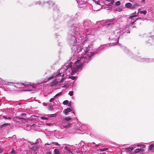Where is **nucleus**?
<instances>
[{
	"mask_svg": "<svg viewBox=\"0 0 154 154\" xmlns=\"http://www.w3.org/2000/svg\"><path fill=\"white\" fill-rule=\"evenodd\" d=\"M95 54L93 52H90L88 48L85 51V54H83L82 56L78 58V60L75 63L74 66L72 68L70 64L69 65H64L63 66L61 69L58 70L57 72L54 73V74L49 77L48 79L50 80L54 77H59L60 79H63V80L64 74L63 73L67 69L69 68L71 69L72 70V75H74L75 73L76 72L81 68L83 63V62L85 61H89L91 60V57Z\"/></svg>",
	"mask_w": 154,
	"mask_h": 154,
	"instance_id": "nucleus-1",
	"label": "nucleus"
},
{
	"mask_svg": "<svg viewBox=\"0 0 154 154\" xmlns=\"http://www.w3.org/2000/svg\"><path fill=\"white\" fill-rule=\"evenodd\" d=\"M78 28L76 27L75 29H73V32L72 35V37H71L69 40V42L70 46H73L75 47V44L77 42L76 38L80 35V33L78 32Z\"/></svg>",
	"mask_w": 154,
	"mask_h": 154,
	"instance_id": "nucleus-2",
	"label": "nucleus"
},
{
	"mask_svg": "<svg viewBox=\"0 0 154 154\" xmlns=\"http://www.w3.org/2000/svg\"><path fill=\"white\" fill-rule=\"evenodd\" d=\"M60 80H58V79H56L55 80L53 81L50 83V86L51 87H53L56 85L57 84L63 82V79H60Z\"/></svg>",
	"mask_w": 154,
	"mask_h": 154,
	"instance_id": "nucleus-3",
	"label": "nucleus"
},
{
	"mask_svg": "<svg viewBox=\"0 0 154 154\" xmlns=\"http://www.w3.org/2000/svg\"><path fill=\"white\" fill-rule=\"evenodd\" d=\"M22 84L27 87L30 88H31L30 89L28 90V91H32L33 90V89H34L35 88L34 85L31 84V83H27V82H26L24 83H22Z\"/></svg>",
	"mask_w": 154,
	"mask_h": 154,
	"instance_id": "nucleus-4",
	"label": "nucleus"
},
{
	"mask_svg": "<svg viewBox=\"0 0 154 154\" xmlns=\"http://www.w3.org/2000/svg\"><path fill=\"white\" fill-rule=\"evenodd\" d=\"M72 111V109H71L70 108H67V109H66L64 110L63 112L66 115H67L68 112H71Z\"/></svg>",
	"mask_w": 154,
	"mask_h": 154,
	"instance_id": "nucleus-5",
	"label": "nucleus"
},
{
	"mask_svg": "<svg viewBox=\"0 0 154 154\" xmlns=\"http://www.w3.org/2000/svg\"><path fill=\"white\" fill-rule=\"evenodd\" d=\"M125 6L126 8H131V9H132V5L131 3H128L125 4Z\"/></svg>",
	"mask_w": 154,
	"mask_h": 154,
	"instance_id": "nucleus-6",
	"label": "nucleus"
},
{
	"mask_svg": "<svg viewBox=\"0 0 154 154\" xmlns=\"http://www.w3.org/2000/svg\"><path fill=\"white\" fill-rule=\"evenodd\" d=\"M140 6V5L137 3H135L132 6V9H134L137 7Z\"/></svg>",
	"mask_w": 154,
	"mask_h": 154,
	"instance_id": "nucleus-7",
	"label": "nucleus"
},
{
	"mask_svg": "<svg viewBox=\"0 0 154 154\" xmlns=\"http://www.w3.org/2000/svg\"><path fill=\"white\" fill-rule=\"evenodd\" d=\"M55 154H60V151L57 149H56L54 150Z\"/></svg>",
	"mask_w": 154,
	"mask_h": 154,
	"instance_id": "nucleus-8",
	"label": "nucleus"
},
{
	"mask_svg": "<svg viewBox=\"0 0 154 154\" xmlns=\"http://www.w3.org/2000/svg\"><path fill=\"white\" fill-rule=\"evenodd\" d=\"M10 125V124H8V123H6L5 124H4L2 125V128H3L4 127H7V126H8L9 125Z\"/></svg>",
	"mask_w": 154,
	"mask_h": 154,
	"instance_id": "nucleus-9",
	"label": "nucleus"
},
{
	"mask_svg": "<svg viewBox=\"0 0 154 154\" xmlns=\"http://www.w3.org/2000/svg\"><path fill=\"white\" fill-rule=\"evenodd\" d=\"M66 149L69 152H70L72 153V151L71 150V149L70 148H68L67 147H66Z\"/></svg>",
	"mask_w": 154,
	"mask_h": 154,
	"instance_id": "nucleus-10",
	"label": "nucleus"
},
{
	"mask_svg": "<svg viewBox=\"0 0 154 154\" xmlns=\"http://www.w3.org/2000/svg\"><path fill=\"white\" fill-rule=\"evenodd\" d=\"M141 150V149H137L134 150V152L135 153H137L140 152Z\"/></svg>",
	"mask_w": 154,
	"mask_h": 154,
	"instance_id": "nucleus-11",
	"label": "nucleus"
},
{
	"mask_svg": "<svg viewBox=\"0 0 154 154\" xmlns=\"http://www.w3.org/2000/svg\"><path fill=\"white\" fill-rule=\"evenodd\" d=\"M116 32H117V33L118 35H115V36L116 37H117V38H119V35H120V33L119 32L118 30H116Z\"/></svg>",
	"mask_w": 154,
	"mask_h": 154,
	"instance_id": "nucleus-12",
	"label": "nucleus"
},
{
	"mask_svg": "<svg viewBox=\"0 0 154 154\" xmlns=\"http://www.w3.org/2000/svg\"><path fill=\"white\" fill-rule=\"evenodd\" d=\"M140 13L143 14H146L147 13V11L146 10H144L143 11H141L140 12Z\"/></svg>",
	"mask_w": 154,
	"mask_h": 154,
	"instance_id": "nucleus-13",
	"label": "nucleus"
},
{
	"mask_svg": "<svg viewBox=\"0 0 154 154\" xmlns=\"http://www.w3.org/2000/svg\"><path fill=\"white\" fill-rule=\"evenodd\" d=\"M125 149L129 151H131L132 150H133V149L132 147H131L130 148H127L126 149Z\"/></svg>",
	"mask_w": 154,
	"mask_h": 154,
	"instance_id": "nucleus-14",
	"label": "nucleus"
},
{
	"mask_svg": "<svg viewBox=\"0 0 154 154\" xmlns=\"http://www.w3.org/2000/svg\"><path fill=\"white\" fill-rule=\"evenodd\" d=\"M111 2L109 4V6H111V5L113 4L114 2V0H111V1H110Z\"/></svg>",
	"mask_w": 154,
	"mask_h": 154,
	"instance_id": "nucleus-15",
	"label": "nucleus"
},
{
	"mask_svg": "<svg viewBox=\"0 0 154 154\" xmlns=\"http://www.w3.org/2000/svg\"><path fill=\"white\" fill-rule=\"evenodd\" d=\"M73 91H70L69 92V94L70 96H72L73 95Z\"/></svg>",
	"mask_w": 154,
	"mask_h": 154,
	"instance_id": "nucleus-16",
	"label": "nucleus"
},
{
	"mask_svg": "<svg viewBox=\"0 0 154 154\" xmlns=\"http://www.w3.org/2000/svg\"><path fill=\"white\" fill-rule=\"evenodd\" d=\"M68 102L69 101L68 100H66L63 102V103L64 105H66L68 103Z\"/></svg>",
	"mask_w": 154,
	"mask_h": 154,
	"instance_id": "nucleus-17",
	"label": "nucleus"
},
{
	"mask_svg": "<svg viewBox=\"0 0 154 154\" xmlns=\"http://www.w3.org/2000/svg\"><path fill=\"white\" fill-rule=\"evenodd\" d=\"M62 93V92H60L58 94H56L54 97V98H56V97H58V96H60L61 94Z\"/></svg>",
	"mask_w": 154,
	"mask_h": 154,
	"instance_id": "nucleus-18",
	"label": "nucleus"
},
{
	"mask_svg": "<svg viewBox=\"0 0 154 154\" xmlns=\"http://www.w3.org/2000/svg\"><path fill=\"white\" fill-rule=\"evenodd\" d=\"M120 4V2L119 1H117L115 4V5L117 6L119 5Z\"/></svg>",
	"mask_w": 154,
	"mask_h": 154,
	"instance_id": "nucleus-19",
	"label": "nucleus"
},
{
	"mask_svg": "<svg viewBox=\"0 0 154 154\" xmlns=\"http://www.w3.org/2000/svg\"><path fill=\"white\" fill-rule=\"evenodd\" d=\"M41 119L43 120H48V118L43 116L41 117Z\"/></svg>",
	"mask_w": 154,
	"mask_h": 154,
	"instance_id": "nucleus-20",
	"label": "nucleus"
},
{
	"mask_svg": "<svg viewBox=\"0 0 154 154\" xmlns=\"http://www.w3.org/2000/svg\"><path fill=\"white\" fill-rule=\"evenodd\" d=\"M71 119V118H70L67 117L65 118V120L66 121H68L70 120Z\"/></svg>",
	"mask_w": 154,
	"mask_h": 154,
	"instance_id": "nucleus-21",
	"label": "nucleus"
},
{
	"mask_svg": "<svg viewBox=\"0 0 154 154\" xmlns=\"http://www.w3.org/2000/svg\"><path fill=\"white\" fill-rule=\"evenodd\" d=\"M94 2H95L97 4V5L100 4V1H96V0H93Z\"/></svg>",
	"mask_w": 154,
	"mask_h": 154,
	"instance_id": "nucleus-22",
	"label": "nucleus"
},
{
	"mask_svg": "<svg viewBox=\"0 0 154 154\" xmlns=\"http://www.w3.org/2000/svg\"><path fill=\"white\" fill-rule=\"evenodd\" d=\"M116 11L120 12L122 11V9L121 8H117L116 9Z\"/></svg>",
	"mask_w": 154,
	"mask_h": 154,
	"instance_id": "nucleus-23",
	"label": "nucleus"
},
{
	"mask_svg": "<svg viewBox=\"0 0 154 154\" xmlns=\"http://www.w3.org/2000/svg\"><path fill=\"white\" fill-rule=\"evenodd\" d=\"M141 19V18H137L132 23H131L132 24L133 23L136 21H137V20H140Z\"/></svg>",
	"mask_w": 154,
	"mask_h": 154,
	"instance_id": "nucleus-24",
	"label": "nucleus"
},
{
	"mask_svg": "<svg viewBox=\"0 0 154 154\" xmlns=\"http://www.w3.org/2000/svg\"><path fill=\"white\" fill-rule=\"evenodd\" d=\"M10 152L12 154H14L15 153V150L14 149H12V150Z\"/></svg>",
	"mask_w": 154,
	"mask_h": 154,
	"instance_id": "nucleus-25",
	"label": "nucleus"
},
{
	"mask_svg": "<svg viewBox=\"0 0 154 154\" xmlns=\"http://www.w3.org/2000/svg\"><path fill=\"white\" fill-rule=\"evenodd\" d=\"M153 147H154V145L151 144L149 146V149H152L153 148Z\"/></svg>",
	"mask_w": 154,
	"mask_h": 154,
	"instance_id": "nucleus-26",
	"label": "nucleus"
},
{
	"mask_svg": "<svg viewBox=\"0 0 154 154\" xmlns=\"http://www.w3.org/2000/svg\"><path fill=\"white\" fill-rule=\"evenodd\" d=\"M137 16V15L132 16H130L129 17L130 19H132L133 17H136Z\"/></svg>",
	"mask_w": 154,
	"mask_h": 154,
	"instance_id": "nucleus-27",
	"label": "nucleus"
},
{
	"mask_svg": "<svg viewBox=\"0 0 154 154\" xmlns=\"http://www.w3.org/2000/svg\"><path fill=\"white\" fill-rule=\"evenodd\" d=\"M55 98H54V97L53 98H52L50 100V101L51 102H52L53 100H54Z\"/></svg>",
	"mask_w": 154,
	"mask_h": 154,
	"instance_id": "nucleus-28",
	"label": "nucleus"
},
{
	"mask_svg": "<svg viewBox=\"0 0 154 154\" xmlns=\"http://www.w3.org/2000/svg\"><path fill=\"white\" fill-rule=\"evenodd\" d=\"M47 125H49V126H51L53 125V124L49 123V124H47Z\"/></svg>",
	"mask_w": 154,
	"mask_h": 154,
	"instance_id": "nucleus-29",
	"label": "nucleus"
},
{
	"mask_svg": "<svg viewBox=\"0 0 154 154\" xmlns=\"http://www.w3.org/2000/svg\"><path fill=\"white\" fill-rule=\"evenodd\" d=\"M5 119H11V118L9 117H4Z\"/></svg>",
	"mask_w": 154,
	"mask_h": 154,
	"instance_id": "nucleus-30",
	"label": "nucleus"
},
{
	"mask_svg": "<svg viewBox=\"0 0 154 154\" xmlns=\"http://www.w3.org/2000/svg\"><path fill=\"white\" fill-rule=\"evenodd\" d=\"M52 143H55V144H56V145H57V146H58L59 145L58 143H57V142H55V143L53 142Z\"/></svg>",
	"mask_w": 154,
	"mask_h": 154,
	"instance_id": "nucleus-31",
	"label": "nucleus"
},
{
	"mask_svg": "<svg viewBox=\"0 0 154 154\" xmlns=\"http://www.w3.org/2000/svg\"><path fill=\"white\" fill-rule=\"evenodd\" d=\"M113 24V23H107V25H112Z\"/></svg>",
	"mask_w": 154,
	"mask_h": 154,
	"instance_id": "nucleus-32",
	"label": "nucleus"
},
{
	"mask_svg": "<svg viewBox=\"0 0 154 154\" xmlns=\"http://www.w3.org/2000/svg\"><path fill=\"white\" fill-rule=\"evenodd\" d=\"M75 78V77H74V76H72L71 77V79H72V80H74Z\"/></svg>",
	"mask_w": 154,
	"mask_h": 154,
	"instance_id": "nucleus-33",
	"label": "nucleus"
},
{
	"mask_svg": "<svg viewBox=\"0 0 154 154\" xmlns=\"http://www.w3.org/2000/svg\"><path fill=\"white\" fill-rule=\"evenodd\" d=\"M106 150V149H105V148L102 149H101V150L102 151H104Z\"/></svg>",
	"mask_w": 154,
	"mask_h": 154,
	"instance_id": "nucleus-34",
	"label": "nucleus"
},
{
	"mask_svg": "<svg viewBox=\"0 0 154 154\" xmlns=\"http://www.w3.org/2000/svg\"><path fill=\"white\" fill-rule=\"evenodd\" d=\"M3 151V150L2 149H0V154L2 153V152Z\"/></svg>",
	"mask_w": 154,
	"mask_h": 154,
	"instance_id": "nucleus-35",
	"label": "nucleus"
},
{
	"mask_svg": "<svg viewBox=\"0 0 154 154\" xmlns=\"http://www.w3.org/2000/svg\"><path fill=\"white\" fill-rule=\"evenodd\" d=\"M46 154H51V152H50L48 151L46 152Z\"/></svg>",
	"mask_w": 154,
	"mask_h": 154,
	"instance_id": "nucleus-36",
	"label": "nucleus"
},
{
	"mask_svg": "<svg viewBox=\"0 0 154 154\" xmlns=\"http://www.w3.org/2000/svg\"><path fill=\"white\" fill-rule=\"evenodd\" d=\"M138 146H142L143 147V148L144 147H145V146L143 145H138Z\"/></svg>",
	"mask_w": 154,
	"mask_h": 154,
	"instance_id": "nucleus-37",
	"label": "nucleus"
},
{
	"mask_svg": "<svg viewBox=\"0 0 154 154\" xmlns=\"http://www.w3.org/2000/svg\"><path fill=\"white\" fill-rule=\"evenodd\" d=\"M26 114H24V113H23L22 114H21V116H23V115H25Z\"/></svg>",
	"mask_w": 154,
	"mask_h": 154,
	"instance_id": "nucleus-38",
	"label": "nucleus"
},
{
	"mask_svg": "<svg viewBox=\"0 0 154 154\" xmlns=\"http://www.w3.org/2000/svg\"><path fill=\"white\" fill-rule=\"evenodd\" d=\"M106 0L108 2H110V1H111V0Z\"/></svg>",
	"mask_w": 154,
	"mask_h": 154,
	"instance_id": "nucleus-39",
	"label": "nucleus"
},
{
	"mask_svg": "<svg viewBox=\"0 0 154 154\" xmlns=\"http://www.w3.org/2000/svg\"><path fill=\"white\" fill-rule=\"evenodd\" d=\"M112 45H115V43H113L112 44Z\"/></svg>",
	"mask_w": 154,
	"mask_h": 154,
	"instance_id": "nucleus-40",
	"label": "nucleus"
},
{
	"mask_svg": "<svg viewBox=\"0 0 154 154\" xmlns=\"http://www.w3.org/2000/svg\"><path fill=\"white\" fill-rule=\"evenodd\" d=\"M145 2V0H142L141 1V2Z\"/></svg>",
	"mask_w": 154,
	"mask_h": 154,
	"instance_id": "nucleus-41",
	"label": "nucleus"
},
{
	"mask_svg": "<svg viewBox=\"0 0 154 154\" xmlns=\"http://www.w3.org/2000/svg\"><path fill=\"white\" fill-rule=\"evenodd\" d=\"M141 8H139L138 9V10L139 11L140 10H141Z\"/></svg>",
	"mask_w": 154,
	"mask_h": 154,
	"instance_id": "nucleus-42",
	"label": "nucleus"
},
{
	"mask_svg": "<svg viewBox=\"0 0 154 154\" xmlns=\"http://www.w3.org/2000/svg\"><path fill=\"white\" fill-rule=\"evenodd\" d=\"M136 12L135 11V12H134V13H133L132 14L134 15V14H136Z\"/></svg>",
	"mask_w": 154,
	"mask_h": 154,
	"instance_id": "nucleus-43",
	"label": "nucleus"
},
{
	"mask_svg": "<svg viewBox=\"0 0 154 154\" xmlns=\"http://www.w3.org/2000/svg\"><path fill=\"white\" fill-rule=\"evenodd\" d=\"M34 125V124H32V125H31V126H33Z\"/></svg>",
	"mask_w": 154,
	"mask_h": 154,
	"instance_id": "nucleus-44",
	"label": "nucleus"
},
{
	"mask_svg": "<svg viewBox=\"0 0 154 154\" xmlns=\"http://www.w3.org/2000/svg\"><path fill=\"white\" fill-rule=\"evenodd\" d=\"M49 145V144H48V143H46V144H45V145Z\"/></svg>",
	"mask_w": 154,
	"mask_h": 154,
	"instance_id": "nucleus-45",
	"label": "nucleus"
},
{
	"mask_svg": "<svg viewBox=\"0 0 154 154\" xmlns=\"http://www.w3.org/2000/svg\"><path fill=\"white\" fill-rule=\"evenodd\" d=\"M101 49V47H100V48H99L98 49H98Z\"/></svg>",
	"mask_w": 154,
	"mask_h": 154,
	"instance_id": "nucleus-46",
	"label": "nucleus"
},
{
	"mask_svg": "<svg viewBox=\"0 0 154 154\" xmlns=\"http://www.w3.org/2000/svg\"><path fill=\"white\" fill-rule=\"evenodd\" d=\"M107 7H105L104 8H105V9H107Z\"/></svg>",
	"mask_w": 154,
	"mask_h": 154,
	"instance_id": "nucleus-47",
	"label": "nucleus"
},
{
	"mask_svg": "<svg viewBox=\"0 0 154 154\" xmlns=\"http://www.w3.org/2000/svg\"><path fill=\"white\" fill-rule=\"evenodd\" d=\"M109 38H110H110H111V39H112V38H111V37H109Z\"/></svg>",
	"mask_w": 154,
	"mask_h": 154,
	"instance_id": "nucleus-48",
	"label": "nucleus"
},
{
	"mask_svg": "<svg viewBox=\"0 0 154 154\" xmlns=\"http://www.w3.org/2000/svg\"><path fill=\"white\" fill-rule=\"evenodd\" d=\"M99 144H98V145L97 146H99Z\"/></svg>",
	"mask_w": 154,
	"mask_h": 154,
	"instance_id": "nucleus-49",
	"label": "nucleus"
},
{
	"mask_svg": "<svg viewBox=\"0 0 154 154\" xmlns=\"http://www.w3.org/2000/svg\"><path fill=\"white\" fill-rule=\"evenodd\" d=\"M99 9H98V10H96V11H99Z\"/></svg>",
	"mask_w": 154,
	"mask_h": 154,
	"instance_id": "nucleus-50",
	"label": "nucleus"
},
{
	"mask_svg": "<svg viewBox=\"0 0 154 154\" xmlns=\"http://www.w3.org/2000/svg\"><path fill=\"white\" fill-rule=\"evenodd\" d=\"M128 32L130 33V32L129 31V32Z\"/></svg>",
	"mask_w": 154,
	"mask_h": 154,
	"instance_id": "nucleus-51",
	"label": "nucleus"
},
{
	"mask_svg": "<svg viewBox=\"0 0 154 154\" xmlns=\"http://www.w3.org/2000/svg\"><path fill=\"white\" fill-rule=\"evenodd\" d=\"M128 32L130 33V32L129 31V32Z\"/></svg>",
	"mask_w": 154,
	"mask_h": 154,
	"instance_id": "nucleus-52",
	"label": "nucleus"
},
{
	"mask_svg": "<svg viewBox=\"0 0 154 154\" xmlns=\"http://www.w3.org/2000/svg\"><path fill=\"white\" fill-rule=\"evenodd\" d=\"M4 154H8V153H5Z\"/></svg>",
	"mask_w": 154,
	"mask_h": 154,
	"instance_id": "nucleus-53",
	"label": "nucleus"
}]
</instances>
